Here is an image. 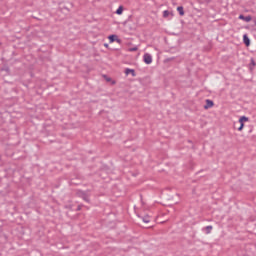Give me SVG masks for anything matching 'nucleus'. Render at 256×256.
<instances>
[{
	"label": "nucleus",
	"instance_id": "obj_1",
	"mask_svg": "<svg viewBox=\"0 0 256 256\" xmlns=\"http://www.w3.org/2000/svg\"><path fill=\"white\" fill-rule=\"evenodd\" d=\"M77 195L83 199V201H86V203H91V199H89V197H91V190H78L77 191Z\"/></svg>",
	"mask_w": 256,
	"mask_h": 256
},
{
	"label": "nucleus",
	"instance_id": "obj_2",
	"mask_svg": "<svg viewBox=\"0 0 256 256\" xmlns=\"http://www.w3.org/2000/svg\"><path fill=\"white\" fill-rule=\"evenodd\" d=\"M246 121H249V117L241 116L239 118L240 127H238V131H243V127H245Z\"/></svg>",
	"mask_w": 256,
	"mask_h": 256
},
{
	"label": "nucleus",
	"instance_id": "obj_3",
	"mask_svg": "<svg viewBox=\"0 0 256 256\" xmlns=\"http://www.w3.org/2000/svg\"><path fill=\"white\" fill-rule=\"evenodd\" d=\"M143 61L146 63V65H151L153 63V56L149 53H145L143 56Z\"/></svg>",
	"mask_w": 256,
	"mask_h": 256
},
{
	"label": "nucleus",
	"instance_id": "obj_4",
	"mask_svg": "<svg viewBox=\"0 0 256 256\" xmlns=\"http://www.w3.org/2000/svg\"><path fill=\"white\" fill-rule=\"evenodd\" d=\"M238 19H241L242 21H245L246 23H249L253 19V17H251L250 15L245 16L243 14H240Z\"/></svg>",
	"mask_w": 256,
	"mask_h": 256
},
{
	"label": "nucleus",
	"instance_id": "obj_5",
	"mask_svg": "<svg viewBox=\"0 0 256 256\" xmlns=\"http://www.w3.org/2000/svg\"><path fill=\"white\" fill-rule=\"evenodd\" d=\"M124 73L125 75H129V73H131L132 77H137V73H135L134 69L126 68Z\"/></svg>",
	"mask_w": 256,
	"mask_h": 256
},
{
	"label": "nucleus",
	"instance_id": "obj_6",
	"mask_svg": "<svg viewBox=\"0 0 256 256\" xmlns=\"http://www.w3.org/2000/svg\"><path fill=\"white\" fill-rule=\"evenodd\" d=\"M213 105H215L213 100L207 99L206 100V105L204 106V109H211V107H213Z\"/></svg>",
	"mask_w": 256,
	"mask_h": 256
},
{
	"label": "nucleus",
	"instance_id": "obj_7",
	"mask_svg": "<svg viewBox=\"0 0 256 256\" xmlns=\"http://www.w3.org/2000/svg\"><path fill=\"white\" fill-rule=\"evenodd\" d=\"M202 231H204V233L206 235H209L213 231V226H211V225L206 226V227L202 228Z\"/></svg>",
	"mask_w": 256,
	"mask_h": 256
},
{
	"label": "nucleus",
	"instance_id": "obj_8",
	"mask_svg": "<svg viewBox=\"0 0 256 256\" xmlns=\"http://www.w3.org/2000/svg\"><path fill=\"white\" fill-rule=\"evenodd\" d=\"M243 41L246 47H249V45H251V40L249 39V36H247V34L243 35Z\"/></svg>",
	"mask_w": 256,
	"mask_h": 256
},
{
	"label": "nucleus",
	"instance_id": "obj_9",
	"mask_svg": "<svg viewBox=\"0 0 256 256\" xmlns=\"http://www.w3.org/2000/svg\"><path fill=\"white\" fill-rule=\"evenodd\" d=\"M110 43H114V41H119L117 35L113 34L108 37Z\"/></svg>",
	"mask_w": 256,
	"mask_h": 256
},
{
	"label": "nucleus",
	"instance_id": "obj_10",
	"mask_svg": "<svg viewBox=\"0 0 256 256\" xmlns=\"http://www.w3.org/2000/svg\"><path fill=\"white\" fill-rule=\"evenodd\" d=\"M177 11L181 17H183V15H185V10L183 9V6H178Z\"/></svg>",
	"mask_w": 256,
	"mask_h": 256
},
{
	"label": "nucleus",
	"instance_id": "obj_11",
	"mask_svg": "<svg viewBox=\"0 0 256 256\" xmlns=\"http://www.w3.org/2000/svg\"><path fill=\"white\" fill-rule=\"evenodd\" d=\"M255 65H256L255 59L251 58L250 59V67H249L250 71H253V69L255 68Z\"/></svg>",
	"mask_w": 256,
	"mask_h": 256
},
{
	"label": "nucleus",
	"instance_id": "obj_12",
	"mask_svg": "<svg viewBox=\"0 0 256 256\" xmlns=\"http://www.w3.org/2000/svg\"><path fill=\"white\" fill-rule=\"evenodd\" d=\"M116 15H123V6H119L116 10Z\"/></svg>",
	"mask_w": 256,
	"mask_h": 256
},
{
	"label": "nucleus",
	"instance_id": "obj_13",
	"mask_svg": "<svg viewBox=\"0 0 256 256\" xmlns=\"http://www.w3.org/2000/svg\"><path fill=\"white\" fill-rule=\"evenodd\" d=\"M142 220L144 223H151V218L149 216H144Z\"/></svg>",
	"mask_w": 256,
	"mask_h": 256
},
{
	"label": "nucleus",
	"instance_id": "obj_14",
	"mask_svg": "<svg viewBox=\"0 0 256 256\" xmlns=\"http://www.w3.org/2000/svg\"><path fill=\"white\" fill-rule=\"evenodd\" d=\"M169 15H171V12H169L168 10H165V11L163 12V17H164V18L169 17Z\"/></svg>",
	"mask_w": 256,
	"mask_h": 256
},
{
	"label": "nucleus",
	"instance_id": "obj_15",
	"mask_svg": "<svg viewBox=\"0 0 256 256\" xmlns=\"http://www.w3.org/2000/svg\"><path fill=\"white\" fill-rule=\"evenodd\" d=\"M138 49L139 48L137 46H135V47L129 48L128 51H130V53H133L135 51H138Z\"/></svg>",
	"mask_w": 256,
	"mask_h": 256
},
{
	"label": "nucleus",
	"instance_id": "obj_16",
	"mask_svg": "<svg viewBox=\"0 0 256 256\" xmlns=\"http://www.w3.org/2000/svg\"><path fill=\"white\" fill-rule=\"evenodd\" d=\"M77 211H81V206H78V207H77Z\"/></svg>",
	"mask_w": 256,
	"mask_h": 256
}]
</instances>
